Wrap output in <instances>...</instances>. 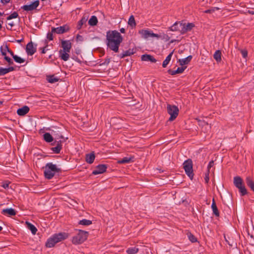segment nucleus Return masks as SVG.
Masks as SVG:
<instances>
[{
    "instance_id": "f257e3e1",
    "label": "nucleus",
    "mask_w": 254,
    "mask_h": 254,
    "mask_svg": "<svg viewBox=\"0 0 254 254\" xmlns=\"http://www.w3.org/2000/svg\"><path fill=\"white\" fill-rule=\"evenodd\" d=\"M106 40L108 47L111 50L118 53L120 44L123 40V38L117 30L109 31L107 32Z\"/></svg>"
},
{
    "instance_id": "f03ea898",
    "label": "nucleus",
    "mask_w": 254,
    "mask_h": 254,
    "mask_svg": "<svg viewBox=\"0 0 254 254\" xmlns=\"http://www.w3.org/2000/svg\"><path fill=\"white\" fill-rule=\"evenodd\" d=\"M45 169L44 174L45 177L47 179H52L56 173L62 172L61 168H58L56 165L52 163H48L45 166L43 167Z\"/></svg>"
},
{
    "instance_id": "7ed1b4c3",
    "label": "nucleus",
    "mask_w": 254,
    "mask_h": 254,
    "mask_svg": "<svg viewBox=\"0 0 254 254\" xmlns=\"http://www.w3.org/2000/svg\"><path fill=\"white\" fill-rule=\"evenodd\" d=\"M61 46L63 50L59 51L60 57L64 61H67L69 57L68 53L70 52L72 47L71 43L69 40H61Z\"/></svg>"
},
{
    "instance_id": "20e7f679",
    "label": "nucleus",
    "mask_w": 254,
    "mask_h": 254,
    "mask_svg": "<svg viewBox=\"0 0 254 254\" xmlns=\"http://www.w3.org/2000/svg\"><path fill=\"white\" fill-rule=\"evenodd\" d=\"M88 234L87 231L79 230L78 234L72 238V243L75 245L82 244L87 239Z\"/></svg>"
},
{
    "instance_id": "39448f33",
    "label": "nucleus",
    "mask_w": 254,
    "mask_h": 254,
    "mask_svg": "<svg viewBox=\"0 0 254 254\" xmlns=\"http://www.w3.org/2000/svg\"><path fill=\"white\" fill-rule=\"evenodd\" d=\"M183 168L186 174L189 177L190 180H192L194 176L192 169V161L191 159H188L183 163Z\"/></svg>"
},
{
    "instance_id": "423d86ee",
    "label": "nucleus",
    "mask_w": 254,
    "mask_h": 254,
    "mask_svg": "<svg viewBox=\"0 0 254 254\" xmlns=\"http://www.w3.org/2000/svg\"><path fill=\"white\" fill-rule=\"evenodd\" d=\"M167 110L168 113L170 115L169 121L172 122L175 120L179 114V109L177 106L175 105H171L170 104L167 105Z\"/></svg>"
},
{
    "instance_id": "0eeeda50",
    "label": "nucleus",
    "mask_w": 254,
    "mask_h": 254,
    "mask_svg": "<svg viewBox=\"0 0 254 254\" xmlns=\"http://www.w3.org/2000/svg\"><path fill=\"white\" fill-rule=\"evenodd\" d=\"M138 33L141 35L142 37L144 39H147L150 37H156L158 38L160 37L159 35L154 33L152 31L148 30L141 29L139 31Z\"/></svg>"
},
{
    "instance_id": "6e6552de",
    "label": "nucleus",
    "mask_w": 254,
    "mask_h": 254,
    "mask_svg": "<svg viewBox=\"0 0 254 254\" xmlns=\"http://www.w3.org/2000/svg\"><path fill=\"white\" fill-rule=\"evenodd\" d=\"M180 27H181L180 32L181 34H184L188 31H190L194 27V24L193 23H188L187 25L185 23H180Z\"/></svg>"
},
{
    "instance_id": "1a4fd4ad",
    "label": "nucleus",
    "mask_w": 254,
    "mask_h": 254,
    "mask_svg": "<svg viewBox=\"0 0 254 254\" xmlns=\"http://www.w3.org/2000/svg\"><path fill=\"white\" fill-rule=\"evenodd\" d=\"M69 30V26L65 24L62 26H60L57 28L52 27V32L56 33L57 34H63L65 32L68 31Z\"/></svg>"
},
{
    "instance_id": "9d476101",
    "label": "nucleus",
    "mask_w": 254,
    "mask_h": 254,
    "mask_svg": "<svg viewBox=\"0 0 254 254\" xmlns=\"http://www.w3.org/2000/svg\"><path fill=\"white\" fill-rule=\"evenodd\" d=\"M39 5V0H35L32 3L28 5H24L21 7V8L26 11H32L36 9Z\"/></svg>"
},
{
    "instance_id": "9b49d317",
    "label": "nucleus",
    "mask_w": 254,
    "mask_h": 254,
    "mask_svg": "<svg viewBox=\"0 0 254 254\" xmlns=\"http://www.w3.org/2000/svg\"><path fill=\"white\" fill-rule=\"evenodd\" d=\"M108 165L106 164H99L96 167V168L92 172L94 175L102 174L106 171Z\"/></svg>"
},
{
    "instance_id": "f8f14e48",
    "label": "nucleus",
    "mask_w": 254,
    "mask_h": 254,
    "mask_svg": "<svg viewBox=\"0 0 254 254\" xmlns=\"http://www.w3.org/2000/svg\"><path fill=\"white\" fill-rule=\"evenodd\" d=\"M36 46L34 47L33 43L32 41L29 42L26 46V52L28 55L32 56L36 52Z\"/></svg>"
},
{
    "instance_id": "ddd939ff",
    "label": "nucleus",
    "mask_w": 254,
    "mask_h": 254,
    "mask_svg": "<svg viewBox=\"0 0 254 254\" xmlns=\"http://www.w3.org/2000/svg\"><path fill=\"white\" fill-rule=\"evenodd\" d=\"M55 241L57 243L61 242L68 237V234L66 233H59L53 235Z\"/></svg>"
},
{
    "instance_id": "4468645a",
    "label": "nucleus",
    "mask_w": 254,
    "mask_h": 254,
    "mask_svg": "<svg viewBox=\"0 0 254 254\" xmlns=\"http://www.w3.org/2000/svg\"><path fill=\"white\" fill-rule=\"evenodd\" d=\"M141 59L143 61L150 62L152 63H155L157 62V60L153 56L148 54L142 55L141 56Z\"/></svg>"
},
{
    "instance_id": "2eb2a0df",
    "label": "nucleus",
    "mask_w": 254,
    "mask_h": 254,
    "mask_svg": "<svg viewBox=\"0 0 254 254\" xmlns=\"http://www.w3.org/2000/svg\"><path fill=\"white\" fill-rule=\"evenodd\" d=\"M186 68L187 66L179 67L176 70H173L170 69L168 70L167 72L169 74L174 75L176 74L183 73Z\"/></svg>"
},
{
    "instance_id": "dca6fc26",
    "label": "nucleus",
    "mask_w": 254,
    "mask_h": 254,
    "mask_svg": "<svg viewBox=\"0 0 254 254\" xmlns=\"http://www.w3.org/2000/svg\"><path fill=\"white\" fill-rule=\"evenodd\" d=\"M63 141L61 140L57 141V145L56 147H52L51 150L53 151L55 153L58 154L60 153L61 150L62 149V143Z\"/></svg>"
},
{
    "instance_id": "f3484780",
    "label": "nucleus",
    "mask_w": 254,
    "mask_h": 254,
    "mask_svg": "<svg viewBox=\"0 0 254 254\" xmlns=\"http://www.w3.org/2000/svg\"><path fill=\"white\" fill-rule=\"evenodd\" d=\"M134 157L130 156V157H125L118 161L119 164H126L134 162Z\"/></svg>"
},
{
    "instance_id": "a211bd4d",
    "label": "nucleus",
    "mask_w": 254,
    "mask_h": 254,
    "mask_svg": "<svg viewBox=\"0 0 254 254\" xmlns=\"http://www.w3.org/2000/svg\"><path fill=\"white\" fill-rule=\"evenodd\" d=\"M233 183L236 188L240 187L244 184L243 179L240 176H236L234 178Z\"/></svg>"
},
{
    "instance_id": "6ab92c4d",
    "label": "nucleus",
    "mask_w": 254,
    "mask_h": 254,
    "mask_svg": "<svg viewBox=\"0 0 254 254\" xmlns=\"http://www.w3.org/2000/svg\"><path fill=\"white\" fill-rule=\"evenodd\" d=\"M29 111V108L25 106L21 108H19L17 111V114L19 116H24Z\"/></svg>"
},
{
    "instance_id": "aec40b11",
    "label": "nucleus",
    "mask_w": 254,
    "mask_h": 254,
    "mask_svg": "<svg viewBox=\"0 0 254 254\" xmlns=\"http://www.w3.org/2000/svg\"><path fill=\"white\" fill-rule=\"evenodd\" d=\"M1 213L3 215L15 216L16 215V211L14 209L10 208L3 209L1 211Z\"/></svg>"
},
{
    "instance_id": "412c9836",
    "label": "nucleus",
    "mask_w": 254,
    "mask_h": 254,
    "mask_svg": "<svg viewBox=\"0 0 254 254\" xmlns=\"http://www.w3.org/2000/svg\"><path fill=\"white\" fill-rule=\"evenodd\" d=\"M95 158V155L94 152L90 154H87L85 157L86 162L89 164H92L93 163Z\"/></svg>"
},
{
    "instance_id": "4be33fe9",
    "label": "nucleus",
    "mask_w": 254,
    "mask_h": 254,
    "mask_svg": "<svg viewBox=\"0 0 254 254\" xmlns=\"http://www.w3.org/2000/svg\"><path fill=\"white\" fill-rule=\"evenodd\" d=\"M88 17H87L85 16H83L81 19L78 22L77 25V29L78 30L82 28V26L83 25H85V26H86V22L87 21Z\"/></svg>"
},
{
    "instance_id": "5701e85b",
    "label": "nucleus",
    "mask_w": 254,
    "mask_h": 254,
    "mask_svg": "<svg viewBox=\"0 0 254 254\" xmlns=\"http://www.w3.org/2000/svg\"><path fill=\"white\" fill-rule=\"evenodd\" d=\"M192 58V56L190 55L185 59L179 60L180 64L182 66L185 64H188L190 62Z\"/></svg>"
},
{
    "instance_id": "b1692460",
    "label": "nucleus",
    "mask_w": 254,
    "mask_h": 254,
    "mask_svg": "<svg viewBox=\"0 0 254 254\" xmlns=\"http://www.w3.org/2000/svg\"><path fill=\"white\" fill-rule=\"evenodd\" d=\"M57 244L53 236L49 238L46 243L45 246L47 248H52Z\"/></svg>"
},
{
    "instance_id": "393cba45",
    "label": "nucleus",
    "mask_w": 254,
    "mask_h": 254,
    "mask_svg": "<svg viewBox=\"0 0 254 254\" xmlns=\"http://www.w3.org/2000/svg\"><path fill=\"white\" fill-rule=\"evenodd\" d=\"M134 53V52L133 51V49H129L128 50H127V51L124 52L122 54L119 55V57L121 59H123L127 56H130L133 55Z\"/></svg>"
},
{
    "instance_id": "a878e982",
    "label": "nucleus",
    "mask_w": 254,
    "mask_h": 254,
    "mask_svg": "<svg viewBox=\"0 0 254 254\" xmlns=\"http://www.w3.org/2000/svg\"><path fill=\"white\" fill-rule=\"evenodd\" d=\"M211 208L212 209L213 214L216 216H217V217L219 216V212L217 208V207L216 206V203L215 202L214 198L213 199V201H212V205H211Z\"/></svg>"
},
{
    "instance_id": "bb28decb",
    "label": "nucleus",
    "mask_w": 254,
    "mask_h": 254,
    "mask_svg": "<svg viewBox=\"0 0 254 254\" xmlns=\"http://www.w3.org/2000/svg\"><path fill=\"white\" fill-rule=\"evenodd\" d=\"M246 182L247 186L251 188V189L254 191V182L252 178L251 177H247Z\"/></svg>"
},
{
    "instance_id": "cd10ccee",
    "label": "nucleus",
    "mask_w": 254,
    "mask_h": 254,
    "mask_svg": "<svg viewBox=\"0 0 254 254\" xmlns=\"http://www.w3.org/2000/svg\"><path fill=\"white\" fill-rule=\"evenodd\" d=\"M43 138L46 142L48 143L52 142L54 140L53 137L49 132H46L43 134Z\"/></svg>"
},
{
    "instance_id": "c85d7f7f",
    "label": "nucleus",
    "mask_w": 254,
    "mask_h": 254,
    "mask_svg": "<svg viewBox=\"0 0 254 254\" xmlns=\"http://www.w3.org/2000/svg\"><path fill=\"white\" fill-rule=\"evenodd\" d=\"M46 79L48 80V81L51 83H55L56 82H58L60 80L59 78L55 76L54 75H48L47 76Z\"/></svg>"
},
{
    "instance_id": "c756f323",
    "label": "nucleus",
    "mask_w": 254,
    "mask_h": 254,
    "mask_svg": "<svg viewBox=\"0 0 254 254\" xmlns=\"http://www.w3.org/2000/svg\"><path fill=\"white\" fill-rule=\"evenodd\" d=\"M182 23L181 22H176L172 26L169 27V29L172 31H179L180 32L181 27L180 24Z\"/></svg>"
},
{
    "instance_id": "7c9ffc66",
    "label": "nucleus",
    "mask_w": 254,
    "mask_h": 254,
    "mask_svg": "<svg viewBox=\"0 0 254 254\" xmlns=\"http://www.w3.org/2000/svg\"><path fill=\"white\" fill-rule=\"evenodd\" d=\"M174 51H173L172 52H171L168 56L166 57L165 60L162 63V66L163 67H166L167 65L168 64L169 62H170L171 60V58L172 57V55L173 54Z\"/></svg>"
},
{
    "instance_id": "2f4dec72",
    "label": "nucleus",
    "mask_w": 254,
    "mask_h": 254,
    "mask_svg": "<svg viewBox=\"0 0 254 254\" xmlns=\"http://www.w3.org/2000/svg\"><path fill=\"white\" fill-rule=\"evenodd\" d=\"M98 19L95 15H93L91 17L88 21V24L91 26H95L97 24Z\"/></svg>"
},
{
    "instance_id": "473e14b6",
    "label": "nucleus",
    "mask_w": 254,
    "mask_h": 254,
    "mask_svg": "<svg viewBox=\"0 0 254 254\" xmlns=\"http://www.w3.org/2000/svg\"><path fill=\"white\" fill-rule=\"evenodd\" d=\"M26 223L27 228H28V229H29L31 231V233L33 235L36 234V233L37 231V229L36 228V227L30 222H26Z\"/></svg>"
},
{
    "instance_id": "72a5a7b5",
    "label": "nucleus",
    "mask_w": 254,
    "mask_h": 254,
    "mask_svg": "<svg viewBox=\"0 0 254 254\" xmlns=\"http://www.w3.org/2000/svg\"><path fill=\"white\" fill-rule=\"evenodd\" d=\"M241 196H244L248 193L247 190L246 188L245 184L237 188Z\"/></svg>"
},
{
    "instance_id": "f704fd0d",
    "label": "nucleus",
    "mask_w": 254,
    "mask_h": 254,
    "mask_svg": "<svg viewBox=\"0 0 254 254\" xmlns=\"http://www.w3.org/2000/svg\"><path fill=\"white\" fill-rule=\"evenodd\" d=\"M128 24L132 28L135 27L136 23L133 15H131L129 17L128 21Z\"/></svg>"
},
{
    "instance_id": "c9c22d12",
    "label": "nucleus",
    "mask_w": 254,
    "mask_h": 254,
    "mask_svg": "<svg viewBox=\"0 0 254 254\" xmlns=\"http://www.w3.org/2000/svg\"><path fill=\"white\" fill-rule=\"evenodd\" d=\"M213 58L217 62H220L221 61V52L217 50L213 55Z\"/></svg>"
},
{
    "instance_id": "e433bc0d",
    "label": "nucleus",
    "mask_w": 254,
    "mask_h": 254,
    "mask_svg": "<svg viewBox=\"0 0 254 254\" xmlns=\"http://www.w3.org/2000/svg\"><path fill=\"white\" fill-rule=\"evenodd\" d=\"M44 44L45 45V46L42 47V48H40L39 49V50L41 51V53L42 54H45L46 51L49 50V49L48 48V41L47 40H44Z\"/></svg>"
},
{
    "instance_id": "4c0bfd02",
    "label": "nucleus",
    "mask_w": 254,
    "mask_h": 254,
    "mask_svg": "<svg viewBox=\"0 0 254 254\" xmlns=\"http://www.w3.org/2000/svg\"><path fill=\"white\" fill-rule=\"evenodd\" d=\"M138 248L136 247L129 248L127 249V253L128 254H135L138 252Z\"/></svg>"
},
{
    "instance_id": "58836bf2",
    "label": "nucleus",
    "mask_w": 254,
    "mask_h": 254,
    "mask_svg": "<svg viewBox=\"0 0 254 254\" xmlns=\"http://www.w3.org/2000/svg\"><path fill=\"white\" fill-rule=\"evenodd\" d=\"M92 223V221L90 220L87 219H82L81 220H80L78 222V224L80 225H85V226H88L91 225Z\"/></svg>"
},
{
    "instance_id": "ea45409f",
    "label": "nucleus",
    "mask_w": 254,
    "mask_h": 254,
    "mask_svg": "<svg viewBox=\"0 0 254 254\" xmlns=\"http://www.w3.org/2000/svg\"><path fill=\"white\" fill-rule=\"evenodd\" d=\"M187 236L189 240L192 243H195L197 241V238L190 232L187 233Z\"/></svg>"
},
{
    "instance_id": "a19ab883",
    "label": "nucleus",
    "mask_w": 254,
    "mask_h": 254,
    "mask_svg": "<svg viewBox=\"0 0 254 254\" xmlns=\"http://www.w3.org/2000/svg\"><path fill=\"white\" fill-rule=\"evenodd\" d=\"M13 59L16 63L19 64L23 63L25 61V60L24 59L21 58V57L16 55L14 56H13Z\"/></svg>"
},
{
    "instance_id": "79ce46f5",
    "label": "nucleus",
    "mask_w": 254,
    "mask_h": 254,
    "mask_svg": "<svg viewBox=\"0 0 254 254\" xmlns=\"http://www.w3.org/2000/svg\"><path fill=\"white\" fill-rule=\"evenodd\" d=\"M18 16V14L17 12H13L7 17V20H10L13 18H16Z\"/></svg>"
},
{
    "instance_id": "37998d69",
    "label": "nucleus",
    "mask_w": 254,
    "mask_h": 254,
    "mask_svg": "<svg viewBox=\"0 0 254 254\" xmlns=\"http://www.w3.org/2000/svg\"><path fill=\"white\" fill-rule=\"evenodd\" d=\"M209 172H210V171L207 170V172L205 173V175L204 180L206 184L208 183L209 181Z\"/></svg>"
},
{
    "instance_id": "c03bdc74",
    "label": "nucleus",
    "mask_w": 254,
    "mask_h": 254,
    "mask_svg": "<svg viewBox=\"0 0 254 254\" xmlns=\"http://www.w3.org/2000/svg\"><path fill=\"white\" fill-rule=\"evenodd\" d=\"M4 59L9 64H13L12 60L9 57L7 56H5L4 57Z\"/></svg>"
},
{
    "instance_id": "a18cd8bd",
    "label": "nucleus",
    "mask_w": 254,
    "mask_h": 254,
    "mask_svg": "<svg viewBox=\"0 0 254 254\" xmlns=\"http://www.w3.org/2000/svg\"><path fill=\"white\" fill-rule=\"evenodd\" d=\"M53 33L54 32H52V31H51V32H48L47 34V38L50 41L53 40Z\"/></svg>"
},
{
    "instance_id": "49530a36",
    "label": "nucleus",
    "mask_w": 254,
    "mask_h": 254,
    "mask_svg": "<svg viewBox=\"0 0 254 254\" xmlns=\"http://www.w3.org/2000/svg\"><path fill=\"white\" fill-rule=\"evenodd\" d=\"M241 54L243 58H246L248 56V51L246 50H241Z\"/></svg>"
},
{
    "instance_id": "de8ad7c7",
    "label": "nucleus",
    "mask_w": 254,
    "mask_h": 254,
    "mask_svg": "<svg viewBox=\"0 0 254 254\" xmlns=\"http://www.w3.org/2000/svg\"><path fill=\"white\" fill-rule=\"evenodd\" d=\"M5 48L6 49V51L10 54V55L13 58L15 55H14V53L8 48L7 45L5 46Z\"/></svg>"
},
{
    "instance_id": "09e8293b",
    "label": "nucleus",
    "mask_w": 254,
    "mask_h": 254,
    "mask_svg": "<svg viewBox=\"0 0 254 254\" xmlns=\"http://www.w3.org/2000/svg\"><path fill=\"white\" fill-rule=\"evenodd\" d=\"M215 8H216V9H219L218 8L216 7V8H213L212 9H207V10H205L204 11V12L205 13H211L215 11Z\"/></svg>"
},
{
    "instance_id": "8fccbe9b",
    "label": "nucleus",
    "mask_w": 254,
    "mask_h": 254,
    "mask_svg": "<svg viewBox=\"0 0 254 254\" xmlns=\"http://www.w3.org/2000/svg\"><path fill=\"white\" fill-rule=\"evenodd\" d=\"M5 68L0 67V76L6 74Z\"/></svg>"
},
{
    "instance_id": "3c124183",
    "label": "nucleus",
    "mask_w": 254,
    "mask_h": 254,
    "mask_svg": "<svg viewBox=\"0 0 254 254\" xmlns=\"http://www.w3.org/2000/svg\"><path fill=\"white\" fill-rule=\"evenodd\" d=\"M5 68V71H6V74L9 72L15 70L14 67H13V66H10V67H8V68Z\"/></svg>"
},
{
    "instance_id": "603ef678",
    "label": "nucleus",
    "mask_w": 254,
    "mask_h": 254,
    "mask_svg": "<svg viewBox=\"0 0 254 254\" xmlns=\"http://www.w3.org/2000/svg\"><path fill=\"white\" fill-rule=\"evenodd\" d=\"M213 164L214 161L213 160L210 161L207 166V170L210 171V169L213 166Z\"/></svg>"
},
{
    "instance_id": "864d4df0",
    "label": "nucleus",
    "mask_w": 254,
    "mask_h": 254,
    "mask_svg": "<svg viewBox=\"0 0 254 254\" xmlns=\"http://www.w3.org/2000/svg\"><path fill=\"white\" fill-rule=\"evenodd\" d=\"M110 62V59L107 58L105 60L104 63H103L101 64L102 65H108Z\"/></svg>"
},
{
    "instance_id": "5fc2aeb1",
    "label": "nucleus",
    "mask_w": 254,
    "mask_h": 254,
    "mask_svg": "<svg viewBox=\"0 0 254 254\" xmlns=\"http://www.w3.org/2000/svg\"><path fill=\"white\" fill-rule=\"evenodd\" d=\"M0 50H1V52L2 55L4 56V57L6 56V49L4 50V51H3V50L2 49V47H1Z\"/></svg>"
},
{
    "instance_id": "6e6d98bb",
    "label": "nucleus",
    "mask_w": 254,
    "mask_h": 254,
    "mask_svg": "<svg viewBox=\"0 0 254 254\" xmlns=\"http://www.w3.org/2000/svg\"><path fill=\"white\" fill-rule=\"evenodd\" d=\"M10 0H0V2L3 4H6L9 2Z\"/></svg>"
},
{
    "instance_id": "4d7b16f0",
    "label": "nucleus",
    "mask_w": 254,
    "mask_h": 254,
    "mask_svg": "<svg viewBox=\"0 0 254 254\" xmlns=\"http://www.w3.org/2000/svg\"><path fill=\"white\" fill-rule=\"evenodd\" d=\"M56 139H59V138H64V136L62 134L59 135L57 134V136L55 137Z\"/></svg>"
},
{
    "instance_id": "13d9d810",
    "label": "nucleus",
    "mask_w": 254,
    "mask_h": 254,
    "mask_svg": "<svg viewBox=\"0 0 254 254\" xmlns=\"http://www.w3.org/2000/svg\"><path fill=\"white\" fill-rule=\"evenodd\" d=\"M9 184L8 183H4L2 185V187L4 189L8 188Z\"/></svg>"
},
{
    "instance_id": "bf43d9fd",
    "label": "nucleus",
    "mask_w": 254,
    "mask_h": 254,
    "mask_svg": "<svg viewBox=\"0 0 254 254\" xmlns=\"http://www.w3.org/2000/svg\"><path fill=\"white\" fill-rule=\"evenodd\" d=\"M8 25L10 26V28L7 27V29L8 30H11V27L14 26V24L13 23H8Z\"/></svg>"
},
{
    "instance_id": "052dcab7",
    "label": "nucleus",
    "mask_w": 254,
    "mask_h": 254,
    "mask_svg": "<svg viewBox=\"0 0 254 254\" xmlns=\"http://www.w3.org/2000/svg\"><path fill=\"white\" fill-rule=\"evenodd\" d=\"M120 32L122 33H125V29L124 28H122L120 29Z\"/></svg>"
},
{
    "instance_id": "680f3d73",
    "label": "nucleus",
    "mask_w": 254,
    "mask_h": 254,
    "mask_svg": "<svg viewBox=\"0 0 254 254\" xmlns=\"http://www.w3.org/2000/svg\"><path fill=\"white\" fill-rule=\"evenodd\" d=\"M57 140H55L54 142L51 143V145H57Z\"/></svg>"
},
{
    "instance_id": "e2e57ef3",
    "label": "nucleus",
    "mask_w": 254,
    "mask_h": 254,
    "mask_svg": "<svg viewBox=\"0 0 254 254\" xmlns=\"http://www.w3.org/2000/svg\"><path fill=\"white\" fill-rule=\"evenodd\" d=\"M249 13L251 14H254V11L253 10H249Z\"/></svg>"
},
{
    "instance_id": "0e129e2a",
    "label": "nucleus",
    "mask_w": 254,
    "mask_h": 254,
    "mask_svg": "<svg viewBox=\"0 0 254 254\" xmlns=\"http://www.w3.org/2000/svg\"><path fill=\"white\" fill-rule=\"evenodd\" d=\"M23 41V39H21L20 40H16V42H18V43H20L21 42H22Z\"/></svg>"
},
{
    "instance_id": "69168bd1",
    "label": "nucleus",
    "mask_w": 254,
    "mask_h": 254,
    "mask_svg": "<svg viewBox=\"0 0 254 254\" xmlns=\"http://www.w3.org/2000/svg\"><path fill=\"white\" fill-rule=\"evenodd\" d=\"M78 37L82 38V37L81 36H80L79 35H77V38H78Z\"/></svg>"
},
{
    "instance_id": "338daca9",
    "label": "nucleus",
    "mask_w": 254,
    "mask_h": 254,
    "mask_svg": "<svg viewBox=\"0 0 254 254\" xmlns=\"http://www.w3.org/2000/svg\"><path fill=\"white\" fill-rule=\"evenodd\" d=\"M2 230V227L0 226V232Z\"/></svg>"
},
{
    "instance_id": "774afa93",
    "label": "nucleus",
    "mask_w": 254,
    "mask_h": 254,
    "mask_svg": "<svg viewBox=\"0 0 254 254\" xmlns=\"http://www.w3.org/2000/svg\"><path fill=\"white\" fill-rule=\"evenodd\" d=\"M0 22L1 24H2V23H3V21H2V20H0Z\"/></svg>"
}]
</instances>
